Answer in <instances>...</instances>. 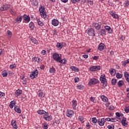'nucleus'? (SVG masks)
<instances>
[{"instance_id": "nucleus-1", "label": "nucleus", "mask_w": 129, "mask_h": 129, "mask_svg": "<svg viewBox=\"0 0 129 129\" xmlns=\"http://www.w3.org/2000/svg\"><path fill=\"white\" fill-rule=\"evenodd\" d=\"M52 58L58 63H63V60H61V57L59 56V54L54 53L52 55Z\"/></svg>"}, {"instance_id": "nucleus-2", "label": "nucleus", "mask_w": 129, "mask_h": 129, "mask_svg": "<svg viewBox=\"0 0 129 129\" xmlns=\"http://www.w3.org/2000/svg\"><path fill=\"white\" fill-rule=\"evenodd\" d=\"M100 80L101 83H103V87H106L107 86V82H106V79H105V76H101L100 78Z\"/></svg>"}, {"instance_id": "nucleus-3", "label": "nucleus", "mask_w": 129, "mask_h": 129, "mask_svg": "<svg viewBox=\"0 0 129 129\" xmlns=\"http://www.w3.org/2000/svg\"><path fill=\"white\" fill-rule=\"evenodd\" d=\"M86 33L89 35V36L94 37L95 36V33L94 30L92 28L88 29L86 30Z\"/></svg>"}, {"instance_id": "nucleus-4", "label": "nucleus", "mask_w": 129, "mask_h": 129, "mask_svg": "<svg viewBox=\"0 0 129 129\" xmlns=\"http://www.w3.org/2000/svg\"><path fill=\"white\" fill-rule=\"evenodd\" d=\"M40 13L42 18H43L44 20H48L49 16L47 15V12H45V10H40Z\"/></svg>"}, {"instance_id": "nucleus-5", "label": "nucleus", "mask_w": 129, "mask_h": 129, "mask_svg": "<svg viewBox=\"0 0 129 129\" xmlns=\"http://www.w3.org/2000/svg\"><path fill=\"white\" fill-rule=\"evenodd\" d=\"M38 74H39V72H38V70H35V71L31 73L30 77L31 79H34V78H35L37 77V76H38Z\"/></svg>"}, {"instance_id": "nucleus-6", "label": "nucleus", "mask_w": 129, "mask_h": 129, "mask_svg": "<svg viewBox=\"0 0 129 129\" xmlns=\"http://www.w3.org/2000/svg\"><path fill=\"white\" fill-rule=\"evenodd\" d=\"M97 83H99V81L95 78L91 79L89 82V85H91V84H97Z\"/></svg>"}, {"instance_id": "nucleus-7", "label": "nucleus", "mask_w": 129, "mask_h": 129, "mask_svg": "<svg viewBox=\"0 0 129 129\" xmlns=\"http://www.w3.org/2000/svg\"><path fill=\"white\" fill-rule=\"evenodd\" d=\"M74 114V112L71 110H68L67 111V116L68 117H72L73 115Z\"/></svg>"}, {"instance_id": "nucleus-8", "label": "nucleus", "mask_w": 129, "mask_h": 129, "mask_svg": "<svg viewBox=\"0 0 129 129\" xmlns=\"http://www.w3.org/2000/svg\"><path fill=\"white\" fill-rule=\"evenodd\" d=\"M10 8H11V6L10 5L5 4L1 8V11H7V10H9Z\"/></svg>"}, {"instance_id": "nucleus-9", "label": "nucleus", "mask_w": 129, "mask_h": 129, "mask_svg": "<svg viewBox=\"0 0 129 129\" xmlns=\"http://www.w3.org/2000/svg\"><path fill=\"white\" fill-rule=\"evenodd\" d=\"M90 71H97V70H100V66H94L90 69Z\"/></svg>"}, {"instance_id": "nucleus-10", "label": "nucleus", "mask_w": 129, "mask_h": 129, "mask_svg": "<svg viewBox=\"0 0 129 129\" xmlns=\"http://www.w3.org/2000/svg\"><path fill=\"white\" fill-rule=\"evenodd\" d=\"M92 25L96 30H100V28H101V26L98 23H93Z\"/></svg>"}, {"instance_id": "nucleus-11", "label": "nucleus", "mask_w": 129, "mask_h": 129, "mask_svg": "<svg viewBox=\"0 0 129 129\" xmlns=\"http://www.w3.org/2000/svg\"><path fill=\"white\" fill-rule=\"evenodd\" d=\"M52 25L57 26L59 25V21L57 19H53L52 20Z\"/></svg>"}, {"instance_id": "nucleus-12", "label": "nucleus", "mask_w": 129, "mask_h": 129, "mask_svg": "<svg viewBox=\"0 0 129 129\" xmlns=\"http://www.w3.org/2000/svg\"><path fill=\"white\" fill-rule=\"evenodd\" d=\"M98 122L99 125H101V126L104 125V123L105 122L104 118H103L101 119L100 120H98Z\"/></svg>"}, {"instance_id": "nucleus-13", "label": "nucleus", "mask_w": 129, "mask_h": 129, "mask_svg": "<svg viewBox=\"0 0 129 129\" xmlns=\"http://www.w3.org/2000/svg\"><path fill=\"white\" fill-rule=\"evenodd\" d=\"M72 103H73L72 106L74 109L75 110V109H76V106H77V102L76 101V100H73L72 101Z\"/></svg>"}, {"instance_id": "nucleus-14", "label": "nucleus", "mask_w": 129, "mask_h": 129, "mask_svg": "<svg viewBox=\"0 0 129 129\" xmlns=\"http://www.w3.org/2000/svg\"><path fill=\"white\" fill-rule=\"evenodd\" d=\"M109 71L111 75H112L113 76H114L115 75V73H116V71L114 70V69H110Z\"/></svg>"}, {"instance_id": "nucleus-15", "label": "nucleus", "mask_w": 129, "mask_h": 129, "mask_svg": "<svg viewBox=\"0 0 129 129\" xmlns=\"http://www.w3.org/2000/svg\"><path fill=\"white\" fill-rule=\"evenodd\" d=\"M22 91L21 90H17L16 92H15V96H16V97H18V96H20V94H22Z\"/></svg>"}, {"instance_id": "nucleus-16", "label": "nucleus", "mask_w": 129, "mask_h": 129, "mask_svg": "<svg viewBox=\"0 0 129 129\" xmlns=\"http://www.w3.org/2000/svg\"><path fill=\"white\" fill-rule=\"evenodd\" d=\"M98 49L99 51H102L104 49V44L100 43L98 46Z\"/></svg>"}, {"instance_id": "nucleus-17", "label": "nucleus", "mask_w": 129, "mask_h": 129, "mask_svg": "<svg viewBox=\"0 0 129 129\" xmlns=\"http://www.w3.org/2000/svg\"><path fill=\"white\" fill-rule=\"evenodd\" d=\"M23 19L24 20V21H26V22H30V17L26 15H24L23 16Z\"/></svg>"}, {"instance_id": "nucleus-18", "label": "nucleus", "mask_w": 129, "mask_h": 129, "mask_svg": "<svg viewBox=\"0 0 129 129\" xmlns=\"http://www.w3.org/2000/svg\"><path fill=\"white\" fill-rule=\"evenodd\" d=\"M101 98L104 102H107L108 99L105 96H101Z\"/></svg>"}, {"instance_id": "nucleus-19", "label": "nucleus", "mask_w": 129, "mask_h": 129, "mask_svg": "<svg viewBox=\"0 0 129 129\" xmlns=\"http://www.w3.org/2000/svg\"><path fill=\"white\" fill-rule=\"evenodd\" d=\"M124 77L125 78V79L127 82H129V74L127 72H124Z\"/></svg>"}, {"instance_id": "nucleus-20", "label": "nucleus", "mask_w": 129, "mask_h": 129, "mask_svg": "<svg viewBox=\"0 0 129 129\" xmlns=\"http://www.w3.org/2000/svg\"><path fill=\"white\" fill-rule=\"evenodd\" d=\"M14 109L16 112H18V113H21V109L19 107V106H15Z\"/></svg>"}, {"instance_id": "nucleus-21", "label": "nucleus", "mask_w": 129, "mask_h": 129, "mask_svg": "<svg viewBox=\"0 0 129 129\" xmlns=\"http://www.w3.org/2000/svg\"><path fill=\"white\" fill-rule=\"evenodd\" d=\"M15 104H16V101H12L10 102V104L9 105V107L11 108H13L14 106H15Z\"/></svg>"}, {"instance_id": "nucleus-22", "label": "nucleus", "mask_w": 129, "mask_h": 129, "mask_svg": "<svg viewBox=\"0 0 129 129\" xmlns=\"http://www.w3.org/2000/svg\"><path fill=\"white\" fill-rule=\"evenodd\" d=\"M12 125L13 126L14 128L15 129H17L18 128V126H17V124L16 123V121L13 120L12 121Z\"/></svg>"}, {"instance_id": "nucleus-23", "label": "nucleus", "mask_w": 129, "mask_h": 129, "mask_svg": "<svg viewBox=\"0 0 129 129\" xmlns=\"http://www.w3.org/2000/svg\"><path fill=\"white\" fill-rule=\"evenodd\" d=\"M31 40L32 43H33L34 44H36V45H38V41L36 40L35 38L32 37L31 38Z\"/></svg>"}, {"instance_id": "nucleus-24", "label": "nucleus", "mask_w": 129, "mask_h": 129, "mask_svg": "<svg viewBox=\"0 0 129 129\" xmlns=\"http://www.w3.org/2000/svg\"><path fill=\"white\" fill-rule=\"evenodd\" d=\"M124 84V83H123V81H119L117 83V85L119 86V87H121L122 85Z\"/></svg>"}, {"instance_id": "nucleus-25", "label": "nucleus", "mask_w": 129, "mask_h": 129, "mask_svg": "<svg viewBox=\"0 0 129 129\" xmlns=\"http://www.w3.org/2000/svg\"><path fill=\"white\" fill-rule=\"evenodd\" d=\"M17 21L18 22V24H20L21 22H22V20H23V17L22 16L18 17L16 18Z\"/></svg>"}, {"instance_id": "nucleus-26", "label": "nucleus", "mask_w": 129, "mask_h": 129, "mask_svg": "<svg viewBox=\"0 0 129 129\" xmlns=\"http://www.w3.org/2000/svg\"><path fill=\"white\" fill-rule=\"evenodd\" d=\"M56 47L57 48H60V49H62V47H63V44L62 43H57L56 44Z\"/></svg>"}, {"instance_id": "nucleus-27", "label": "nucleus", "mask_w": 129, "mask_h": 129, "mask_svg": "<svg viewBox=\"0 0 129 129\" xmlns=\"http://www.w3.org/2000/svg\"><path fill=\"white\" fill-rule=\"evenodd\" d=\"M37 23H38V25L39 26H44V23H43V21L40 20H37Z\"/></svg>"}, {"instance_id": "nucleus-28", "label": "nucleus", "mask_w": 129, "mask_h": 129, "mask_svg": "<svg viewBox=\"0 0 129 129\" xmlns=\"http://www.w3.org/2000/svg\"><path fill=\"white\" fill-rule=\"evenodd\" d=\"M111 15H112V17H113V18H114V19H118V15H117V14L112 13H111Z\"/></svg>"}, {"instance_id": "nucleus-29", "label": "nucleus", "mask_w": 129, "mask_h": 129, "mask_svg": "<svg viewBox=\"0 0 129 129\" xmlns=\"http://www.w3.org/2000/svg\"><path fill=\"white\" fill-rule=\"evenodd\" d=\"M2 75L3 77H7V76H8V73H7V71L6 70H4L2 72Z\"/></svg>"}, {"instance_id": "nucleus-30", "label": "nucleus", "mask_w": 129, "mask_h": 129, "mask_svg": "<svg viewBox=\"0 0 129 129\" xmlns=\"http://www.w3.org/2000/svg\"><path fill=\"white\" fill-rule=\"evenodd\" d=\"M106 32L105 31V29H101V36H103V35H106Z\"/></svg>"}, {"instance_id": "nucleus-31", "label": "nucleus", "mask_w": 129, "mask_h": 129, "mask_svg": "<svg viewBox=\"0 0 129 129\" xmlns=\"http://www.w3.org/2000/svg\"><path fill=\"white\" fill-rule=\"evenodd\" d=\"M71 69H72V70H73L74 71H75L76 72H78L79 71V70L78 69V68L75 67H72Z\"/></svg>"}, {"instance_id": "nucleus-32", "label": "nucleus", "mask_w": 129, "mask_h": 129, "mask_svg": "<svg viewBox=\"0 0 129 129\" xmlns=\"http://www.w3.org/2000/svg\"><path fill=\"white\" fill-rule=\"evenodd\" d=\"M29 28L31 29H34L35 28V25H34V23L33 22H31L29 24Z\"/></svg>"}, {"instance_id": "nucleus-33", "label": "nucleus", "mask_w": 129, "mask_h": 129, "mask_svg": "<svg viewBox=\"0 0 129 129\" xmlns=\"http://www.w3.org/2000/svg\"><path fill=\"white\" fill-rule=\"evenodd\" d=\"M56 70L54 68H51L49 70V72L50 73H55Z\"/></svg>"}, {"instance_id": "nucleus-34", "label": "nucleus", "mask_w": 129, "mask_h": 129, "mask_svg": "<svg viewBox=\"0 0 129 129\" xmlns=\"http://www.w3.org/2000/svg\"><path fill=\"white\" fill-rule=\"evenodd\" d=\"M37 112L39 114H45V112H46V111L43 110H41L38 111Z\"/></svg>"}, {"instance_id": "nucleus-35", "label": "nucleus", "mask_w": 129, "mask_h": 129, "mask_svg": "<svg viewBox=\"0 0 129 129\" xmlns=\"http://www.w3.org/2000/svg\"><path fill=\"white\" fill-rule=\"evenodd\" d=\"M44 129H48V127L49 126V125H48V124L44 123L42 125Z\"/></svg>"}, {"instance_id": "nucleus-36", "label": "nucleus", "mask_w": 129, "mask_h": 129, "mask_svg": "<svg viewBox=\"0 0 129 129\" xmlns=\"http://www.w3.org/2000/svg\"><path fill=\"white\" fill-rule=\"evenodd\" d=\"M92 122L93 123H96L97 122V119L95 117H93L92 118Z\"/></svg>"}, {"instance_id": "nucleus-37", "label": "nucleus", "mask_w": 129, "mask_h": 129, "mask_svg": "<svg viewBox=\"0 0 129 129\" xmlns=\"http://www.w3.org/2000/svg\"><path fill=\"white\" fill-rule=\"evenodd\" d=\"M116 77L118 79L119 78H121L122 77V75L119 74V73H117Z\"/></svg>"}, {"instance_id": "nucleus-38", "label": "nucleus", "mask_w": 129, "mask_h": 129, "mask_svg": "<svg viewBox=\"0 0 129 129\" xmlns=\"http://www.w3.org/2000/svg\"><path fill=\"white\" fill-rule=\"evenodd\" d=\"M79 120H80L82 123L84 122L83 117L82 116H80L79 117Z\"/></svg>"}, {"instance_id": "nucleus-39", "label": "nucleus", "mask_w": 129, "mask_h": 129, "mask_svg": "<svg viewBox=\"0 0 129 129\" xmlns=\"http://www.w3.org/2000/svg\"><path fill=\"white\" fill-rule=\"evenodd\" d=\"M111 83L113 85H115V84L116 83V80H115L114 79H112L111 80Z\"/></svg>"}, {"instance_id": "nucleus-40", "label": "nucleus", "mask_w": 129, "mask_h": 129, "mask_svg": "<svg viewBox=\"0 0 129 129\" xmlns=\"http://www.w3.org/2000/svg\"><path fill=\"white\" fill-rule=\"evenodd\" d=\"M124 111H125V112L126 113H128V112H129V106L125 107Z\"/></svg>"}, {"instance_id": "nucleus-41", "label": "nucleus", "mask_w": 129, "mask_h": 129, "mask_svg": "<svg viewBox=\"0 0 129 129\" xmlns=\"http://www.w3.org/2000/svg\"><path fill=\"white\" fill-rule=\"evenodd\" d=\"M38 96L39 97H43V92L40 90Z\"/></svg>"}, {"instance_id": "nucleus-42", "label": "nucleus", "mask_w": 129, "mask_h": 129, "mask_svg": "<svg viewBox=\"0 0 129 129\" xmlns=\"http://www.w3.org/2000/svg\"><path fill=\"white\" fill-rule=\"evenodd\" d=\"M108 128L109 129H114V125L111 124L110 125L108 126Z\"/></svg>"}, {"instance_id": "nucleus-43", "label": "nucleus", "mask_w": 129, "mask_h": 129, "mask_svg": "<svg viewBox=\"0 0 129 129\" xmlns=\"http://www.w3.org/2000/svg\"><path fill=\"white\" fill-rule=\"evenodd\" d=\"M110 121H112L113 122H115V121H117V119H116V118H110Z\"/></svg>"}, {"instance_id": "nucleus-44", "label": "nucleus", "mask_w": 129, "mask_h": 129, "mask_svg": "<svg viewBox=\"0 0 129 129\" xmlns=\"http://www.w3.org/2000/svg\"><path fill=\"white\" fill-rule=\"evenodd\" d=\"M77 87H78V89H80L81 90V89H82V88H83L84 87V86H83L81 85H78Z\"/></svg>"}, {"instance_id": "nucleus-45", "label": "nucleus", "mask_w": 129, "mask_h": 129, "mask_svg": "<svg viewBox=\"0 0 129 129\" xmlns=\"http://www.w3.org/2000/svg\"><path fill=\"white\" fill-rule=\"evenodd\" d=\"M16 64H11L10 66V69H14V68H16Z\"/></svg>"}, {"instance_id": "nucleus-46", "label": "nucleus", "mask_w": 129, "mask_h": 129, "mask_svg": "<svg viewBox=\"0 0 129 129\" xmlns=\"http://www.w3.org/2000/svg\"><path fill=\"white\" fill-rule=\"evenodd\" d=\"M105 30H106L107 31H109L111 29V28H110V27L108 26H105Z\"/></svg>"}, {"instance_id": "nucleus-47", "label": "nucleus", "mask_w": 129, "mask_h": 129, "mask_svg": "<svg viewBox=\"0 0 129 129\" xmlns=\"http://www.w3.org/2000/svg\"><path fill=\"white\" fill-rule=\"evenodd\" d=\"M78 2L81 3V5H83V4L85 3V2H86V1H85V0H78Z\"/></svg>"}, {"instance_id": "nucleus-48", "label": "nucleus", "mask_w": 129, "mask_h": 129, "mask_svg": "<svg viewBox=\"0 0 129 129\" xmlns=\"http://www.w3.org/2000/svg\"><path fill=\"white\" fill-rule=\"evenodd\" d=\"M126 121V118H123V119L121 120V123L122 124H123V123H124Z\"/></svg>"}, {"instance_id": "nucleus-49", "label": "nucleus", "mask_w": 129, "mask_h": 129, "mask_svg": "<svg viewBox=\"0 0 129 129\" xmlns=\"http://www.w3.org/2000/svg\"><path fill=\"white\" fill-rule=\"evenodd\" d=\"M90 100L91 101H92V102H95V98L92 97H91L90 98Z\"/></svg>"}, {"instance_id": "nucleus-50", "label": "nucleus", "mask_w": 129, "mask_h": 129, "mask_svg": "<svg viewBox=\"0 0 129 129\" xmlns=\"http://www.w3.org/2000/svg\"><path fill=\"white\" fill-rule=\"evenodd\" d=\"M3 96H5V93H3L2 92H0V98L1 97H3Z\"/></svg>"}, {"instance_id": "nucleus-51", "label": "nucleus", "mask_w": 129, "mask_h": 129, "mask_svg": "<svg viewBox=\"0 0 129 129\" xmlns=\"http://www.w3.org/2000/svg\"><path fill=\"white\" fill-rule=\"evenodd\" d=\"M73 4H76V3H78L79 0H71Z\"/></svg>"}, {"instance_id": "nucleus-52", "label": "nucleus", "mask_w": 129, "mask_h": 129, "mask_svg": "<svg viewBox=\"0 0 129 129\" xmlns=\"http://www.w3.org/2000/svg\"><path fill=\"white\" fill-rule=\"evenodd\" d=\"M109 109H110V110H113V109H114V107L112 105L110 106Z\"/></svg>"}, {"instance_id": "nucleus-53", "label": "nucleus", "mask_w": 129, "mask_h": 129, "mask_svg": "<svg viewBox=\"0 0 129 129\" xmlns=\"http://www.w3.org/2000/svg\"><path fill=\"white\" fill-rule=\"evenodd\" d=\"M10 12L13 16H16V13H15L13 10H11Z\"/></svg>"}, {"instance_id": "nucleus-54", "label": "nucleus", "mask_w": 129, "mask_h": 129, "mask_svg": "<svg viewBox=\"0 0 129 129\" xmlns=\"http://www.w3.org/2000/svg\"><path fill=\"white\" fill-rule=\"evenodd\" d=\"M78 81H79V78H75V83L78 82Z\"/></svg>"}, {"instance_id": "nucleus-55", "label": "nucleus", "mask_w": 129, "mask_h": 129, "mask_svg": "<svg viewBox=\"0 0 129 129\" xmlns=\"http://www.w3.org/2000/svg\"><path fill=\"white\" fill-rule=\"evenodd\" d=\"M104 120H105V122L106 121H110V118H104Z\"/></svg>"}, {"instance_id": "nucleus-56", "label": "nucleus", "mask_w": 129, "mask_h": 129, "mask_svg": "<svg viewBox=\"0 0 129 129\" xmlns=\"http://www.w3.org/2000/svg\"><path fill=\"white\" fill-rule=\"evenodd\" d=\"M115 114L118 117H119L120 116V113H119V112H116Z\"/></svg>"}, {"instance_id": "nucleus-57", "label": "nucleus", "mask_w": 129, "mask_h": 129, "mask_svg": "<svg viewBox=\"0 0 129 129\" xmlns=\"http://www.w3.org/2000/svg\"><path fill=\"white\" fill-rule=\"evenodd\" d=\"M83 57L84 58H85L86 59H87V58H88V55H87V54L83 55Z\"/></svg>"}, {"instance_id": "nucleus-58", "label": "nucleus", "mask_w": 129, "mask_h": 129, "mask_svg": "<svg viewBox=\"0 0 129 129\" xmlns=\"http://www.w3.org/2000/svg\"><path fill=\"white\" fill-rule=\"evenodd\" d=\"M93 60H97L98 59V56H95L93 57Z\"/></svg>"}, {"instance_id": "nucleus-59", "label": "nucleus", "mask_w": 129, "mask_h": 129, "mask_svg": "<svg viewBox=\"0 0 129 129\" xmlns=\"http://www.w3.org/2000/svg\"><path fill=\"white\" fill-rule=\"evenodd\" d=\"M128 6H129V2H126L125 4L124 7H128Z\"/></svg>"}, {"instance_id": "nucleus-60", "label": "nucleus", "mask_w": 129, "mask_h": 129, "mask_svg": "<svg viewBox=\"0 0 129 129\" xmlns=\"http://www.w3.org/2000/svg\"><path fill=\"white\" fill-rule=\"evenodd\" d=\"M42 54H43V55H45L46 54V50H43L41 52Z\"/></svg>"}, {"instance_id": "nucleus-61", "label": "nucleus", "mask_w": 129, "mask_h": 129, "mask_svg": "<svg viewBox=\"0 0 129 129\" xmlns=\"http://www.w3.org/2000/svg\"><path fill=\"white\" fill-rule=\"evenodd\" d=\"M7 34L10 36V35H12V32H11L10 31H7Z\"/></svg>"}, {"instance_id": "nucleus-62", "label": "nucleus", "mask_w": 129, "mask_h": 129, "mask_svg": "<svg viewBox=\"0 0 129 129\" xmlns=\"http://www.w3.org/2000/svg\"><path fill=\"white\" fill-rule=\"evenodd\" d=\"M61 60H62V62H61V63H62V64H65L66 63V59H61Z\"/></svg>"}, {"instance_id": "nucleus-63", "label": "nucleus", "mask_w": 129, "mask_h": 129, "mask_svg": "<svg viewBox=\"0 0 129 129\" xmlns=\"http://www.w3.org/2000/svg\"><path fill=\"white\" fill-rule=\"evenodd\" d=\"M51 119V117H50V116H48L46 119H45V120H50Z\"/></svg>"}, {"instance_id": "nucleus-64", "label": "nucleus", "mask_w": 129, "mask_h": 129, "mask_svg": "<svg viewBox=\"0 0 129 129\" xmlns=\"http://www.w3.org/2000/svg\"><path fill=\"white\" fill-rule=\"evenodd\" d=\"M122 125H124V126H127V124L125 122V123L122 124Z\"/></svg>"}]
</instances>
